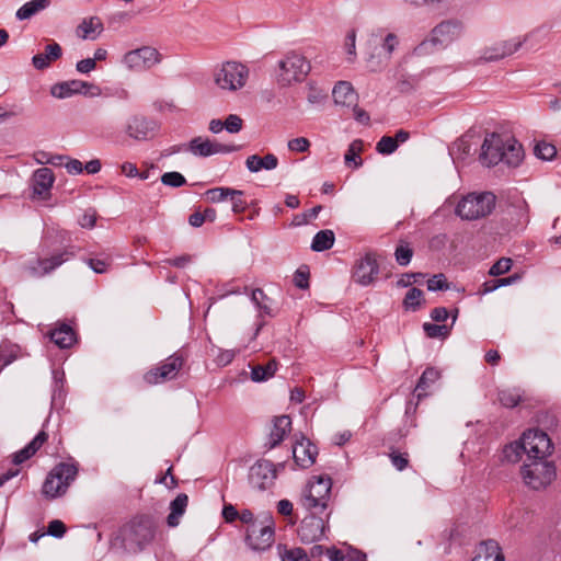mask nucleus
<instances>
[{"label": "nucleus", "instance_id": "nucleus-6", "mask_svg": "<svg viewBox=\"0 0 561 561\" xmlns=\"http://www.w3.org/2000/svg\"><path fill=\"white\" fill-rule=\"evenodd\" d=\"M279 84L286 87L293 82H301L311 70L309 60L296 50L288 51L283 59L278 61Z\"/></svg>", "mask_w": 561, "mask_h": 561}, {"label": "nucleus", "instance_id": "nucleus-43", "mask_svg": "<svg viewBox=\"0 0 561 561\" xmlns=\"http://www.w3.org/2000/svg\"><path fill=\"white\" fill-rule=\"evenodd\" d=\"M499 401L505 408H515L522 401V394L517 389H504L499 391Z\"/></svg>", "mask_w": 561, "mask_h": 561}, {"label": "nucleus", "instance_id": "nucleus-37", "mask_svg": "<svg viewBox=\"0 0 561 561\" xmlns=\"http://www.w3.org/2000/svg\"><path fill=\"white\" fill-rule=\"evenodd\" d=\"M335 236L330 229L318 231L311 242V250L314 252H323L331 249L334 244Z\"/></svg>", "mask_w": 561, "mask_h": 561}, {"label": "nucleus", "instance_id": "nucleus-27", "mask_svg": "<svg viewBox=\"0 0 561 561\" xmlns=\"http://www.w3.org/2000/svg\"><path fill=\"white\" fill-rule=\"evenodd\" d=\"M332 95L335 104L348 107L354 105L358 98L353 85L347 81H339L332 90Z\"/></svg>", "mask_w": 561, "mask_h": 561}, {"label": "nucleus", "instance_id": "nucleus-7", "mask_svg": "<svg viewBox=\"0 0 561 561\" xmlns=\"http://www.w3.org/2000/svg\"><path fill=\"white\" fill-rule=\"evenodd\" d=\"M496 197L491 192L468 194L456 206V214L466 220H476L492 213Z\"/></svg>", "mask_w": 561, "mask_h": 561}, {"label": "nucleus", "instance_id": "nucleus-35", "mask_svg": "<svg viewBox=\"0 0 561 561\" xmlns=\"http://www.w3.org/2000/svg\"><path fill=\"white\" fill-rule=\"evenodd\" d=\"M50 5V0H31L25 2L18 9L15 18L20 21L28 20L38 12L47 9Z\"/></svg>", "mask_w": 561, "mask_h": 561}, {"label": "nucleus", "instance_id": "nucleus-14", "mask_svg": "<svg viewBox=\"0 0 561 561\" xmlns=\"http://www.w3.org/2000/svg\"><path fill=\"white\" fill-rule=\"evenodd\" d=\"M161 61L160 53L150 46H142L127 51L123 57L124 65L130 70L149 69Z\"/></svg>", "mask_w": 561, "mask_h": 561}, {"label": "nucleus", "instance_id": "nucleus-15", "mask_svg": "<svg viewBox=\"0 0 561 561\" xmlns=\"http://www.w3.org/2000/svg\"><path fill=\"white\" fill-rule=\"evenodd\" d=\"M277 477L274 463L266 459L257 460L249 470V483L260 491L267 490Z\"/></svg>", "mask_w": 561, "mask_h": 561}, {"label": "nucleus", "instance_id": "nucleus-8", "mask_svg": "<svg viewBox=\"0 0 561 561\" xmlns=\"http://www.w3.org/2000/svg\"><path fill=\"white\" fill-rule=\"evenodd\" d=\"M330 516L331 512L323 514L319 512H308L297 530L299 540L305 545H310L324 539L327 530L330 529Z\"/></svg>", "mask_w": 561, "mask_h": 561}, {"label": "nucleus", "instance_id": "nucleus-33", "mask_svg": "<svg viewBox=\"0 0 561 561\" xmlns=\"http://www.w3.org/2000/svg\"><path fill=\"white\" fill-rule=\"evenodd\" d=\"M187 150L197 157H210L216 154V141L201 136L194 137L188 142Z\"/></svg>", "mask_w": 561, "mask_h": 561}, {"label": "nucleus", "instance_id": "nucleus-11", "mask_svg": "<svg viewBox=\"0 0 561 561\" xmlns=\"http://www.w3.org/2000/svg\"><path fill=\"white\" fill-rule=\"evenodd\" d=\"M248 68L237 61H227L215 75V82L221 89L236 91L245 85Z\"/></svg>", "mask_w": 561, "mask_h": 561}, {"label": "nucleus", "instance_id": "nucleus-22", "mask_svg": "<svg viewBox=\"0 0 561 561\" xmlns=\"http://www.w3.org/2000/svg\"><path fill=\"white\" fill-rule=\"evenodd\" d=\"M506 215L510 217V228L523 229L529 221V207L524 198H517L511 202L506 209Z\"/></svg>", "mask_w": 561, "mask_h": 561}, {"label": "nucleus", "instance_id": "nucleus-60", "mask_svg": "<svg viewBox=\"0 0 561 561\" xmlns=\"http://www.w3.org/2000/svg\"><path fill=\"white\" fill-rule=\"evenodd\" d=\"M66 530V525L61 520L53 519L48 523L46 534L55 538H62Z\"/></svg>", "mask_w": 561, "mask_h": 561}, {"label": "nucleus", "instance_id": "nucleus-12", "mask_svg": "<svg viewBox=\"0 0 561 561\" xmlns=\"http://www.w3.org/2000/svg\"><path fill=\"white\" fill-rule=\"evenodd\" d=\"M185 363V357L181 352H175L154 368H151L144 375V380L148 385H158L167 380L174 379Z\"/></svg>", "mask_w": 561, "mask_h": 561}, {"label": "nucleus", "instance_id": "nucleus-2", "mask_svg": "<svg viewBox=\"0 0 561 561\" xmlns=\"http://www.w3.org/2000/svg\"><path fill=\"white\" fill-rule=\"evenodd\" d=\"M332 479L330 476H314L305 486L300 504L307 512L328 513L331 497Z\"/></svg>", "mask_w": 561, "mask_h": 561}, {"label": "nucleus", "instance_id": "nucleus-20", "mask_svg": "<svg viewBox=\"0 0 561 561\" xmlns=\"http://www.w3.org/2000/svg\"><path fill=\"white\" fill-rule=\"evenodd\" d=\"M317 455L318 447L307 437L301 434L299 439L296 438L293 446V458L298 467L302 469L311 467L316 462Z\"/></svg>", "mask_w": 561, "mask_h": 561}, {"label": "nucleus", "instance_id": "nucleus-1", "mask_svg": "<svg viewBox=\"0 0 561 561\" xmlns=\"http://www.w3.org/2000/svg\"><path fill=\"white\" fill-rule=\"evenodd\" d=\"M156 535V525L152 517L138 515L121 528V538L124 548L129 552L142 551Z\"/></svg>", "mask_w": 561, "mask_h": 561}, {"label": "nucleus", "instance_id": "nucleus-63", "mask_svg": "<svg viewBox=\"0 0 561 561\" xmlns=\"http://www.w3.org/2000/svg\"><path fill=\"white\" fill-rule=\"evenodd\" d=\"M236 357V351L233 350H219L218 354L215 358V362L218 366L225 367L229 365L233 358Z\"/></svg>", "mask_w": 561, "mask_h": 561}, {"label": "nucleus", "instance_id": "nucleus-13", "mask_svg": "<svg viewBox=\"0 0 561 561\" xmlns=\"http://www.w3.org/2000/svg\"><path fill=\"white\" fill-rule=\"evenodd\" d=\"M77 248L67 245L62 250L51 254L49 257H38L30 262L27 271L34 277H43L76 255Z\"/></svg>", "mask_w": 561, "mask_h": 561}, {"label": "nucleus", "instance_id": "nucleus-36", "mask_svg": "<svg viewBox=\"0 0 561 561\" xmlns=\"http://www.w3.org/2000/svg\"><path fill=\"white\" fill-rule=\"evenodd\" d=\"M53 379L51 405L62 407L66 398L64 371L53 370Z\"/></svg>", "mask_w": 561, "mask_h": 561}, {"label": "nucleus", "instance_id": "nucleus-25", "mask_svg": "<svg viewBox=\"0 0 561 561\" xmlns=\"http://www.w3.org/2000/svg\"><path fill=\"white\" fill-rule=\"evenodd\" d=\"M55 181L54 172L49 168L37 169L32 178L33 194L43 196L53 187Z\"/></svg>", "mask_w": 561, "mask_h": 561}, {"label": "nucleus", "instance_id": "nucleus-53", "mask_svg": "<svg viewBox=\"0 0 561 561\" xmlns=\"http://www.w3.org/2000/svg\"><path fill=\"white\" fill-rule=\"evenodd\" d=\"M309 267L307 265H301L298 267L294 274V284L299 289L309 288Z\"/></svg>", "mask_w": 561, "mask_h": 561}, {"label": "nucleus", "instance_id": "nucleus-52", "mask_svg": "<svg viewBox=\"0 0 561 561\" xmlns=\"http://www.w3.org/2000/svg\"><path fill=\"white\" fill-rule=\"evenodd\" d=\"M398 149L396 140L391 136H382L376 145V151L383 156H389Z\"/></svg>", "mask_w": 561, "mask_h": 561}, {"label": "nucleus", "instance_id": "nucleus-50", "mask_svg": "<svg viewBox=\"0 0 561 561\" xmlns=\"http://www.w3.org/2000/svg\"><path fill=\"white\" fill-rule=\"evenodd\" d=\"M162 184L170 187H181L186 184V179L183 174L176 171L165 172L161 176Z\"/></svg>", "mask_w": 561, "mask_h": 561}, {"label": "nucleus", "instance_id": "nucleus-61", "mask_svg": "<svg viewBox=\"0 0 561 561\" xmlns=\"http://www.w3.org/2000/svg\"><path fill=\"white\" fill-rule=\"evenodd\" d=\"M398 45H399V38L396 34L389 33L386 35L381 47L387 54V59H390L392 53L394 51V49L397 48Z\"/></svg>", "mask_w": 561, "mask_h": 561}, {"label": "nucleus", "instance_id": "nucleus-44", "mask_svg": "<svg viewBox=\"0 0 561 561\" xmlns=\"http://www.w3.org/2000/svg\"><path fill=\"white\" fill-rule=\"evenodd\" d=\"M230 194H238L236 188L231 187H214L206 191L205 195L210 203H220L229 198Z\"/></svg>", "mask_w": 561, "mask_h": 561}, {"label": "nucleus", "instance_id": "nucleus-17", "mask_svg": "<svg viewBox=\"0 0 561 561\" xmlns=\"http://www.w3.org/2000/svg\"><path fill=\"white\" fill-rule=\"evenodd\" d=\"M505 140L500 134H488L481 146L479 156L480 162L485 167H494L503 159V150H505Z\"/></svg>", "mask_w": 561, "mask_h": 561}, {"label": "nucleus", "instance_id": "nucleus-29", "mask_svg": "<svg viewBox=\"0 0 561 561\" xmlns=\"http://www.w3.org/2000/svg\"><path fill=\"white\" fill-rule=\"evenodd\" d=\"M49 339L58 347L69 348L76 343L77 334L70 325L61 323L49 332Z\"/></svg>", "mask_w": 561, "mask_h": 561}, {"label": "nucleus", "instance_id": "nucleus-16", "mask_svg": "<svg viewBox=\"0 0 561 561\" xmlns=\"http://www.w3.org/2000/svg\"><path fill=\"white\" fill-rule=\"evenodd\" d=\"M50 93L57 99H67L75 94L98 96L101 94V89L93 83L75 79L55 83L50 89Z\"/></svg>", "mask_w": 561, "mask_h": 561}, {"label": "nucleus", "instance_id": "nucleus-47", "mask_svg": "<svg viewBox=\"0 0 561 561\" xmlns=\"http://www.w3.org/2000/svg\"><path fill=\"white\" fill-rule=\"evenodd\" d=\"M423 330L425 334L431 339L447 337L450 334V328L446 324L425 322L423 324Z\"/></svg>", "mask_w": 561, "mask_h": 561}, {"label": "nucleus", "instance_id": "nucleus-57", "mask_svg": "<svg viewBox=\"0 0 561 561\" xmlns=\"http://www.w3.org/2000/svg\"><path fill=\"white\" fill-rule=\"evenodd\" d=\"M88 265L98 274H103L107 272L111 266L112 260L106 256L104 259L99 257H90L87 260Z\"/></svg>", "mask_w": 561, "mask_h": 561}, {"label": "nucleus", "instance_id": "nucleus-38", "mask_svg": "<svg viewBox=\"0 0 561 561\" xmlns=\"http://www.w3.org/2000/svg\"><path fill=\"white\" fill-rule=\"evenodd\" d=\"M78 31H82L83 39H95L103 31V24L98 16H91L81 22Z\"/></svg>", "mask_w": 561, "mask_h": 561}, {"label": "nucleus", "instance_id": "nucleus-34", "mask_svg": "<svg viewBox=\"0 0 561 561\" xmlns=\"http://www.w3.org/2000/svg\"><path fill=\"white\" fill-rule=\"evenodd\" d=\"M440 377L439 370L434 367H427L421 375L415 386L417 400H422L427 396L426 390Z\"/></svg>", "mask_w": 561, "mask_h": 561}, {"label": "nucleus", "instance_id": "nucleus-24", "mask_svg": "<svg viewBox=\"0 0 561 561\" xmlns=\"http://www.w3.org/2000/svg\"><path fill=\"white\" fill-rule=\"evenodd\" d=\"M48 434L45 431H39L36 436L22 449L13 454L12 462L21 465L34 456L37 450L46 443Z\"/></svg>", "mask_w": 561, "mask_h": 561}, {"label": "nucleus", "instance_id": "nucleus-45", "mask_svg": "<svg viewBox=\"0 0 561 561\" xmlns=\"http://www.w3.org/2000/svg\"><path fill=\"white\" fill-rule=\"evenodd\" d=\"M394 256L400 266H407L412 260L413 249L407 242L401 241L396 248Z\"/></svg>", "mask_w": 561, "mask_h": 561}, {"label": "nucleus", "instance_id": "nucleus-42", "mask_svg": "<svg viewBox=\"0 0 561 561\" xmlns=\"http://www.w3.org/2000/svg\"><path fill=\"white\" fill-rule=\"evenodd\" d=\"M277 550L282 561H310L309 556L302 548L287 549L286 546L279 543Z\"/></svg>", "mask_w": 561, "mask_h": 561}, {"label": "nucleus", "instance_id": "nucleus-56", "mask_svg": "<svg viewBox=\"0 0 561 561\" xmlns=\"http://www.w3.org/2000/svg\"><path fill=\"white\" fill-rule=\"evenodd\" d=\"M513 261L510 257H501L490 268L489 274L491 276L503 275L512 268Z\"/></svg>", "mask_w": 561, "mask_h": 561}, {"label": "nucleus", "instance_id": "nucleus-23", "mask_svg": "<svg viewBox=\"0 0 561 561\" xmlns=\"http://www.w3.org/2000/svg\"><path fill=\"white\" fill-rule=\"evenodd\" d=\"M291 428V419L289 415L275 416L273 420V428L268 436L266 446L272 449L278 446Z\"/></svg>", "mask_w": 561, "mask_h": 561}, {"label": "nucleus", "instance_id": "nucleus-55", "mask_svg": "<svg viewBox=\"0 0 561 561\" xmlns=\"http://www.w3.org/2000/svg\"><path fill=\"white\" fill-rule=\"evenodd\" d=\"M535 154L542 160H551L557 154V149L548 142H538L535 147Z\"/></svg>", "mask_w": 561, "mask_h": 561}, {"label": "nucleus", "instance_id": "nucleus-21", "mask_svg": "<svg viewBox=\"0 0 561 561\" xmlns=\"http://www.w3.org/2000/svg\"><path fill=\"white\" fill-rule=\"evenodd\" d=\"M525 42L526 37L524 39L513 38L495 43L483 50L481 59L486 62L497 61L516 53Z\"/></svg>", "mask_w": 561, "mask_h": 561}, {"label": "nucleus", "instance_id": "nucleus-39", "mask_svg": "<svg viewBox=\"0 0 561 561\" xmlns=\"http://www.w3.org/2000/svg\"><path fill=\"white\" fill-rule=\"evenodd\" d=\"M278 364L275 359L268 360L265 365H256L251 369V379L254 382L266 381L277 371Z\"/></svg>", "mask_w": 561, "mask_h": 561}, {"label": "nucleus", "instance_id": "nucleus-48", "mask_svg": "<svg viewBox=\"0 0 561 561\" xmlns=\"http://www.w3.org/2000/svg\"><path fill=\"white\" fill-rule=\"evenodd\" d=\"M389 458L392 463V466L399 470L403 471L409 467V454L408 453H400L394 447L389 448Z\"/></svg>", "mask_w": 561, "mask_h": 561}, {"label": "nucleus", "instance_id": "nucleus-41", "mask_svg": "<svg viewBox=\"0 0 561 561\" xmlns=\"http://www.w3.org/2000/svg\"><path fill=\"white\" fill-rule=\"evenodd\" d=\"M424 294L420 288L412 287L410 288L403 299V308L407 311H416L421 308L424 302L423 298Z\"/></svg>", "mask_w": 561, "mask_h": 561}, {"label": "nucleus", "instance_id": "nucleus-26", "mask_svg": "<svg viewBox=\"0 0 561 561\" xmlns=\"http://www.w3.org/2000/svg\"><path fill=\"white\" fill-rule=\"evenodd\" d=\"M525 152L522 144L514 137H508L505 140V150H503V159L501 162L507 167L516 168L524 160Z\"/></svg>", "mask_w": 561, "mask_h": 561}, {"label": "nucleus", "instance_id": "nucleus-51", "mask_svg": "<svg viewBox=\"0 0 561 561\" xmlns=\"http://www.w3.org/2000/svg\"><path fill=\"white\" fill-rule=\"evenodd\" d=\"M238 194H230L229 199L231 202V209L234 214L239 215L244 213L248 207L249 203L244 199V192L240 190H236Z\"/></svg>", "mask_w": 561, "mask_h": 561}, {"label": "nucleus", "instance_id": "nucleus-4", "mask_svg": "<svg viewBox=\"0 0 561 561\" xmlns=\"http://www.w3.org/2000/svg\"><path fill=\"white\" fill-rule=\"evenodd\" d=\"M77 474L78 466L76 463L59 462L47 474L42 488L43 494L49 499L64 495Z\"/></svg>", "mask_w": 561, "mask_h": 561}, {"label": "nucleus", "instance_id": "nucleus-30", "mask_svg": "<svg viewBox=\"0 0 561 561\" xmlns=\"http://www.w3.org/2000/svg\"><path fill=\"white\" fill-rule=\"evenodd\" d=\"M472 561H504V556L495 540H486L479 545Z\"/></svg>", "mask_w": 561, "mask_h": 561}, {"label": "nucleus", "instance_id": "nucleus-18", "mask_svg": "<svg viewBox=\"0 0 561 561\" xmlns=\"http://www.w3.org/2000/svg\"><path fill=\"white\" fill-rule=\"evenodd\" d=\"M379 273V265L373 253H367L354 265L352 278L362 286L370 285Z\"/></svg>", "mask_w": 561, "mask_h": 561}, {"label": "nucleus", "instance_id": "nucleus-49", "mask_svg": "<svg viewBox=\"0 0 561 561\" xmlns=\"http://www.w3.org/2000/svg\"><path fill=\"white\" fill-rule=\"evenodd\" d=\"M522 454H525V453L523 451V448L520 447V440L511 443V444L506 445L503 449V458L505 460H507L508 462H513V463L517 462L520 459Z\"/></svg>", "mask_w": 561, "mask_h": 561}, {"label": "nucleus", "instance_id": "nucleus-28", "mask_svg": "<svg viewBox=\"0 0 561 561\" xmlns=\"http://www.w3.org/2000/svg\"><path fill=\"white\" fill-rule=\"evenodd\" d=\"M62 56V49L60 45L53 42L45 47V54L34 55L32 64L35 69L44 70L49 67L50 62L59 59Z\"/></svg>", "mask_w": 561, "mask_h": 561}, {"label": "nucleus", "instance_id": "nucleus-46", "mask_svg": "<svg viewBox=\"0 0 561 561\" xmlns=\"http://www.w3.org/2000/svg\"><path fill=\"white\" fill-rule=\"evenodd\" d=\"M251 300L255 304V306L259 308L261 312L270 317H275V313L272 311L270 306L264 302L265 300H268V297L266 296L263 289L255 288L252 291Z\"/></svg>", "mask_w": 561, "mask_h": 561}, {"label": "nucleus", "instance_id": "nucleus-19", "mask_svg": "<svg viewBox=\"0 0 561 561\" xmlns=\"http://www.w3.org/2000/svg\"><path fill=\"white\" fill-rule=\"evenodd\" d=\"M158 129V124L154 119L135 115L126 125V134L135 140H148L153 137Z\"/></svg>", "mask_w": 561, "mask_h": 561}, {"label": "nucleus", "instance_id": "nucleus-32", "mask_svg": "<svg viewBox=\"0 0 561 561\" xmlns=\"http://www.w3.org/2000/svg\"><path fill=\"white\" fill-rule=\"evenodd\" d=\"M188 504V496L185 493H180L170 503V514L167 517L169 527H176L180 524V518L184 515Z\"/></svg>", "mask_w": 561, "mask_h": 561}, {"label": "nucleus", "instance_id": "nucleus-10", "mask_svg": "<svg viewBox=\"0 0 561 561\" xmlns=\"http://www.w3.org/2000/svg\"><path fill=\"white\" fill-rule=\"evenodd\" d=\"M520 447L527 459H547L553 450V444L541 430H528L520 437Z\"/></svg>", "mask_w": 561, "mask_h": 561}, {"label": "nucleus", "instance_id": "nucleus-54", "mask_svg": "<svg viewBox=\"0 0 561 561\" xmlns=\"http://www.w3.org/2000/svg\"><path fill=\"white\" fill-rule=\"evenodd\" d=\"M449 288L450 285L442 273L434 275L427 280V290L430 291L448 290Z\"/></svg>", "mask_w": 561, "mask_h": 561}, {"label": "nucleus", "instance_id": "nucleus-64", "mask_svg": "<svg viewBox=\"0 0 561 561\" xmlns=\"http://www.w3.org/2000/svg\"><path fill=\"white\" fill-rule=\"evenodd\" d=\"M95 68H96V62L94 61L93 58H85V59L79 60L76 64V69L80 73H89L92 70H94Z\"/></svg>", "mask_w": 561, "mask_h": 561}, {"label": "nucleus", "instance_id": "nucleus-9", "mask_svg": "<svg viewBox=\"0 0 561 561\" xmlns=\"http://www.w3.org/2000/svg\"><path fill=\"white\" fill-rule=\"evenodd\" d=\"M275 523L271 514H266L264 519L257 525L247 528L245 545L255 552H263L270 549L274 542Z\"/></svg>", "mask_w": 561, "mask_h": 561}, {"label": "nucleus", "instance_id": "nucleus-5", "mask_svg": "<svg viewBox=\"0 0 561 561\" xmlns=\"http://www.w3.org/2000/svg\"><path fill=\"white\" fill-rule=\"evenodd\" d=\"M556 476L553 461L547 459H527L522 467L523 480L533 490L546 489L556 479Z\"/></svg>", "mask_w": 561, "mask_h": 561}, {"label": "nucleus", "instance_id": "nucleus-62", "mask_svg": "<svg viewBox=\"0 0 561 561\" xmlns=\"http://www.w3.org/2000/svg\"><path fill=\"white\" fill-rule=\"evenodd\" d=\"M288 149L296 152H306L310 147V141L305 137H297L288 141Z\"/></svg>", "mask_w": 561, "mask_h": 561}, {"label": "nucleus", "instance_id": "nucleus-40", "mask_svg": "<svg viewBox=\"0 0 561 561\" xmlns=\"http://www.w3.org/2000/svg\"><path fill=\"white\" fill-rule=\"evenodd\" d=\"M362 150L363 141L360 139L353 140L344 154L345 164L353 169L359 168L363 164V159L360 158Z\"/></svg>", "mask_w": 561, "mask_h": 561}, {"label": "nucleus", "instance_id": "nucleus-3", "mask_svg": "<svg viewBox=\"0 0 561 561\" xmlns=\"http://www.w3.org/2000/svg\"><path fill=\"white\" fill-rule=\"evenodd\" d=\"M461 31L460 22L454 20L443 21L432 30L430 38L423 41L413 49V55L423 56L432 53L434 49L445 48L460 36Z\"/></svg>", "mask_w": 561, "mask_h": 561}, {"label": "nucleus", "instance_id": "nucleus-59", "mask_svg": "<svg viewBox=\"0 0 561 561\" xmlns=\"http://www.w3.org/2000/svg\"><path fill=\"white\" fill-rule=\"evenodd\" d=\"M243 121L236 114H229L224 122L225 129L230 134H237L242 129Z\"/></svg>", "mask_w": 561, "mask_h": 561}, {"label": "nucleus", "instance_id": "nucleus-58", "mask_svg": "<svg viewBox=\"0 0 561 561\" xmlns=\"http://www.w3.org/2000/svg\"><path fill=\"white\" fill-rule=\"evenodd\" d=\"M425 73L426 72L423 71L419 75H413V76L408 77L407 79L401 80L399 83L400 90L402 92H410V91L414 90L416 87H419L420 81L425 76Z\"/></svg>", "mask_w": 561, "mask_h": 561}, {"label": "nucleus", "instance_id": "nucleus-31", "mask_svg": "<svg viewBox=\"0 0 561 561\" xmlns=\"http://www.w3.org/2000/svg\"><path fill=\"white\" fill-rule=\"evenodd\" d=\"M245 165L250 172H259L261 170H274L278 165V159L273 153H267L264 157L259 154L249 156L245 160Z\"/></svg>", "mask_w": 561, "mask_h": 561}]
</instances>
